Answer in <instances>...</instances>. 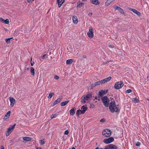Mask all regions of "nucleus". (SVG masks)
<instances>
[{
  "label": "nucleus",
  "instance_id": "nucleus-26",
  "mask_svg": "<svg viewBox=\"0 0 149 149\" xmlns=\"http://www.w3.org/2000/svg\"><path fill=\"white\" fill-rule=\"evenodd\" d=\"M85 112H84L82 110V109H81V110H80V109L78 110L77 111V113L78 115H80V114H83Z\"/></svg>",
  "mask_w": 149,
  "mask_h": 149
},
{
  "label": "nucleus",
  "instance_id": "nucleus-31",
  "mask_svg": "<svg viewBox=\"0 0 149 149\" xmlns=\"http://www.w3.org/2000/svg\"><path fill=\"white\" fill-rule=\"evenodd\" d=\"M40 144L41 145H43L45 143V141L43 139L41 140L40 141Z\"/></svg>",
  "mask_w": 149,
  "mask_h": 149
},
{
  "label": "nucleus",
  "instance_id": "nucleus-43",
  "mask_svg": "<svg viewBox=\"0 0 149 149\" xmlns=\"http://www.w3.org/2000/svg\"><path fill=\"white\" fill-rule=\"evenodd\" d=\"M92 15V13H89L88 14V15L90 17Z\"/></svg>",
  "mask_w": 149,
  "mask_h": 149
},
{
  "label": "nucleus",
  "instance_id": "nucleus-23",
  "mask_svg": "<svg viewBox=\"0 0 149 149\" xmlns=\"http://www.w3.org/2000/svg\"><path fill=\"white\" fill-rule=\"evenodd\" d=\"M31 73L32 75L34 76L35 75V70L33 67L31 68Z\"/></svg>",
  "mask_w": 149,
  "mask_h": 149
},
{
  "label": "nucleus",
  "instance_id": "nucleus-37",
  "mask_svg": "<svg viewBox=\"0 0 149 149\" xmlns=\"http://www.w3.org/2000/svg\"><path fill=\"white\" fill-rule=\"evenodd\" d=\"M132 92V91L131 89H128L126 91V93H129Z\"/></svg>",
  "mask_w": 149,
  "mask_h": 149
},
{
  "label": "nucleus",
  "instance_id": "nucleus-54",
  "mask_svg": "<svg viewBox=\"0 0 149 149\" xmlns=\"http://www.w3.org/2000/svg\"><path fill=\"white\" fill-rule=\"evenodd\" d=\"M95 149H99V148L98 147L96 148Z\"/></svg>",
  "mask_w": 149,
  "mask_h": 149
},
{
  "label": "nucleus",
  "instance_id": "nucleus-4",
  "mask_svg": "<svg viewBox=\"0 0 149 149\" xmlns=\"http://www.w3.org/2000/svg\"><path fill=\"white\" fill-rule=\"evenodd\" d=\"M111 131L108 129H105L102 132L103 135L106 137L110 136L111 135Z\"/></svg>",
  "mask_w": 149,
  "mask_h": 149
},
{
  "label": "nucleus",
  "instance_id": "nucleus-35",
  "mask_svg": "<svg viewBox=\"0 0 149 149\" xmlns=\"http://www.w3.org/2000/svg\"><path fill=\"white\" fill-rule=\"evenodd\" d=\"M113 8L114 9H115L116 10H119V8H120V7H118V6H114L113 7Z\"/></svg>",
  "mask_w": 149,
  "mask_h": 149
},
{
  "label": "nucleus",
  "instance_id": "nucleus-8",
  "mask_svg": "<svg viewBox=\"0 0 149 149\" xmlns=\"http://www.w3.org/2000/svg\"><path fill=\"white\" fill-rule=\"evenodd\" d=\"M114 141V139L112 137H110L107 139H104L103 142L106 144H109Z\"/></svg>",
  "mask_w": 149,
  "mask_h": 149
},
{
  "label": "nucleus",
  "instance_id": "nucleus-2",
  "mask_svg": "<svg viewBox=\"0 0 149 149\" xmlns=\"http://www.w3.org/2000/svg\"><path fill=\"white\" fill-rule=\"evenodd\" d=\"M92 95L91 93L84 95L81 98V102L83 104L88 102V100L91 99Z\"/></svg>",
  "mask_w": 149,
  "mask_h": 149
},
{
  "label": "nucleus",
  "instance_id": "nucleus-10",
  "mask_svg": "<svg viewBox=\"0 0 149 149\" xmlns=\"http://www.w3.org/2000/svg\"><path fill=\"white\" fill-rule=\"evenodd\" d=\"M9 100L10 102V106L11 107H13L15 102V99L13 97H10Z\"/></svg>",
  "mask_w": 149,
  "mask_h": 149
},
{
  "label": "nucleus",
  "instance_id": "nucleus-45",
  "mask_svg": "<svg viewBox=\"0 0 149 149\" xmlns=\"http://www.w3.org/2000/svg\"><path fill=\"white\" fill-rule=\"evenodd\" d=\"M34 64V63L33 61L31 62V66H33Z\"/></svg>",
  "mask_w": 149,
  "mask_h": 149
},
{
  "label": "nucleus",
  "instance_id": "nucleus-9",
  "mask_svg": "<svg viewBox=\"0 0 149 149\" xmlns=\"http://www.w3.org/2000/svg\"><path fill=\"white\" fill-rule=\"evenodd\" d=\"M111 79V77H109L106 78L101 80L102 84H104L109 81Z\"/></svg>",
  "mask_w": 149,
  "mask_h": 149
},
{
  "label": "nucleus",
  "instance_id": "nucleus-55",
  "mask_svg": "<svg viewBox=\"0 0 149 149\" xmlns=\"http://www.w3.org/2000/svg\"><path fill=\"white\" fill-rule=\"evenodd\" d=\"M72 149H75L74 148H72Z\"/></svg>",
  "mask_w": 149,
  "mask_h": 149
},
{
  "label": "nucleus",
  "instance_id": "nucleus-38",
  "mask_svg": "<svg viewBox=\"0 0 149 149\" xmlns=\"http://www.w3.org/2000/svg\"><path fill=\"white\" fill-rule=\"evenodd\" d=\"M136 146H138V147H139L140 146V145H141V143H140L139 142H137L136 143Z\"/></svg>",
  "mask_w": 149,
  "mask_h": 149
},
{
  "label": "nucleus",
  "instance_id": "nucleus-49",
  "mask_svg": "<svg viewBox=\"0 0 149 149\" xmlns=\"http://www.w3.org/2000/svg\"><path fill=\"white\" fill-rule=\"evenodd\" d=\"M1 149H4V147L3 146H1Z\"/></svg>",
  "mask_w": 149,
  "mask_h": 149
},
{
  "label": "nucleus",
  "instance_id": "nucleus-25",
  "mask_svg": "<svg viewBox=\"0 0 149 149\" xmlns=\"http://www.w3.org/2000/svg\"><path fill=\"white\" fill-rule=\"evenodd\" d=\"M69 101V100H67L65 102H62L61 104V106H63L67 104H68Z\"/></svg>",
  "mask_w": 149,
  "mask_h": 149
},
{
  "label": "nucleus",
  "instance_id": "nucleus-30",
  "mask_svg": "<svg viewBox=\"0 0 149 149\" xmlns=\"http://www.w3.org/2000/svg\"><path fill=\"white\" fill-rule=\"evenodd\" d=\"M73 62L72 59H68L66 61V64H71Z\"/></svg>",
  "mask_w": 149,
  "mask_h": 149
},
{
  "label": "nucleus",
  "instance_id": "nucleus-44",
  "mask_svg": "<svg viewBox=\"0 0 149 149\" xmlns=\"http://www.w3.org/2000/svg\"><path fill=\"white\" fill-rule=\"evenodd\" d=\"M46 56V54H44L42 57V59H44L45 58Z\"/></svg>",
  "mask_w": 149,
  "mask_h": 149
},
{
  "label": "nucleus",
  "instance_id": "nucleus-52",
  "mask_svg": "<svg viewBox=\"0 0 149 149\" xmlns=\"http://www.w3.org/2000/svg\"><path fill=\"white\" fill-rule=\"evenodd\" d=\"M83 58H86V56H83Z\"/></svg>",
  "mask_w": 149,
  "mask_h": 149
},
{
  "label": "nucleus",
  "instance_id": "nucleus-24",
  "mask_svg": "<svg viewBox=\"0 0 149 149\" xmlns=\"http://www.w3.org/2000/svg\"><path fill=\"white\" fill-rule=\"evenodd\" d=\"M10 112H11L10 111H8V112L6 113L4 118H6V119L8 118L9 116H10Z\"/></svg>",
  "mask_w": 149,
  "mask_h": 149
},
{
  "label": "nucleus",
  "instance_id": "nucleus-29",
  "mask_svg": "<svg viewBox=\"0 0 149 149\" xmlns=\"http://www.w3.org/2000/svg\"><path fill=\"white\" fill-rule=\"evenodd\" d=\"M133 101L135 103H138L139 102V100L136 98H134L132 99Z\"/></svg>",
  "mask_w": 149,
  "mask_h": 149
},
{
  "label": "nucleus",
  "instance_id": "nucleus-46",
  "mask_svg": "<svg viewBox=\"0 0 149 149\" xmlns=\"http://www.w3.org/2000/svg\"><path fill=\"white\" fill-rule=\"evenodd\" d=\"M128 9L131 11H132V12L133 11V10H134V9H133V8H129Z\"/></svg>",
  "mask_w": 149,
  "mask_h": 149
},
{
  "label": "nucleus",
  "instance_id": "nucleus-32",
  "mask_svg": "<svg viewBox=\"0 0 149 149\" xmlns=\"http://www.w3.org/2000/svg\"><path fill=\"white\" fill-rule=\"evenodd\" d=\"M54 93H50L48 96V98H51L53 96V95H54Z\"/></svg>",
  "mask_w": 149,
  "mask_h": 149
},
{
  "label": "nucleus",
  "instance_id": "nucleus-51",
  "mask_svg": "<svg viewBox=\"0 0 149 149\" xmlns=\"http://www.w3.org/2000/svg\"><path fill=\"white\" fill-rule=\"evenodd\" d=\"M37 149H42V148H41L38 147L37 148Z\"/></svg>",
  "mask_w": 149,
  "mask_h": 149
},
{
  "label": "nucleus",
  "instance_id": "nucleus-19",
  "mask_svg": "<svg viewBox=\"0 0 149 149\" xmlns=\"http://www.w3.org/2000/svg\"><path fill=\"white\" fill-rule=\"evenodd\" d=\"M72 20L74 23L76 24L78 23V19L75 16H73L72 17Z\"/></svg>",
  "mask_w": 149,
  "mask_h": 149
},
{
  "label": "nucleus",
  "instance_id": "nucleus-13",
  "mask_svg": "<svg viewBox=\"0 0 149 149\" xmlns=\"http://www.w3.org/2000/svg\"><path fill=\"white\" fill-rule=\"evenodd\" d=\"M0 21L3 23L7 24H8L9 23L8 19H6L5 20L1 17H0Z\"/></svg>",
  "mask_w": 149,
  "mask_h": 149
},
{
  "label": "nucleus",
  "instance_id": "nucleus-58",
  "mask_svg": "<svg viewBox=\"0 0 149 149\" xmlns=\"http://www.w3.org/2000/svg\"><path fill=\"white\" fill-rule=\"evenodd\" d=\"M148 56H149V54H148Z\"/></svg>",
  "mask_w": 149,
  "mask_h": 149
},
{
  "label": "nucleus",
  "instance_id": "nucleus-34",
  "mask_svg": "<svg viewBox=\"0 0 149 149\" xmlns=\"http://www.w3.org/2000/svg\"><path fill=\"white\" fill-rule=\"evenodd\" d=\"M56 116V115L55 114H52L51 116V118H55Z\"/></svg>",
  "mask_w": 149,
  "mask_h": 149
},
{
  "label": "nucleus",
  "instance_id": "nucleus-12",
  "mask_svg": "<svg viewBox=\"0 0 149 149\" xmlns=\"http://www.w3.org/2000/svg\"><path fill=\"white\" fill-rule=\"evenodd\" d=\"M107 92H108V91L107 90H102L101 91H100L99 92V95L100 96H102L103 95H104L106 94L107 93Z\"/></svg>",
  "mask_w": 149,
  "mask_h": 149
},
{
  "label": "nucleus",
  "instance_id": "nucleus-28",
  "mask_svg": "<svg viewBox=\"0 0 149 149\" xmlns=\"http://www.w3.org/2000/svg\"><path fill=\"white\" fill-rule=\"evenodd\" d=\"M133 12L134 13H135L137 15L140 16L141 15V13L138 11L136 10L135 9H134V10H133Z\"/></svg>",
  "mask_w": 149,
  "mask_h": 149
},
{
  "label": "nucleus",
  "instance_id": "nucleus-1",
  "mask_svg": "<svg viewBox=\"0 0 149 149\" xmlns=\"http://www.w3.org/2000/svg\"><path fill=\"white\" fill-rule=\"evenodd\" d=\"M109 107L110 111L112 113L117 112L119 111L118 106H116L115 102L114 101H111L110 103Z\"/></svg>",
  "mask_w": 149,
  "mask_h": 149
},
{
  "label": "nucleus",
  "instance_id": "nucleus-53",
  "mask_svg": "<svg viewBox=\"0 0 149 149\" xmlns=\"http://www.w3.org/2000/svg\"><path fill=\"white\" fill-rule=\"evenodd\" d=\"M32 58H31V62H32Z\"/></svg>",
  "mask_w": 149,
  "mask_h": 149
},
{
  "label": "nucleus",
  "instance_id": "nucleus-22",
  "mask_svg": "<svg viewBox=\"0 0 149 149\" xmlns=\"http://www.w3.org/2000/svg\"><path fill=\"white\" fill-rule=\"evenodd\" d=\"M87 109L88 108L86 105H83L81 107V109H82L84 112H85L87 110Z\"/></svg>",
  "mask_w": 149,
  "mask_h": 149
},
{
  "label": "nucleus",
  "instance_id": "nucleus-56",
  "mask_svg": "<svg viewBox=\"0 0 149 149\" xmlns=\"http://www.w3.org/2000/svg\"><path fill=\"white\" fill-rule=\"evenodd\" d=\"M54 149H58L56 148H54Z\"/></svg>",
  "mask_w": 149,
  "mask_h": 149
},
{
  "label": "nucleus",
  "instance_id": "nucleus-7",
  "mask_svg": "<svg viewBox=\"0 0 149 149\" xmlns=\"http://www.w3.org/2000/svg\"><path fill=\"white\" fill-rule=\"evenodd\" d=\"M88 36L90 38H92L94 36L93 31L92 27H90L89 28V31L87 33Z\"/></svg>",
  "mask_w": 149,
  "mask_h": 149
},
{
  "label": "nucleus",
  "instance_id": "nucleus-42",
  "mask_svg": "<svg viewBox=\"0 0 149 149\" xmlns=\"http://www.w3.org/2000/svg\"><path fill=\"white\" fill-rule=\"evenodd\" d=\"M109 47L111 48H113L114 47V46L112 45H109Z\"/></svg>",
  "mask_w": 149,
  "mask_h": 149
},
{
  "label": "nucleus",
  "instance_id": "nucleus-17",
  "mask_svg": "<svg viewBox=\"0 0 149 149\" xmlns=\"http://www.w3.org/2000/svg\"><path fill=\"white\" fill-rule=\"evenodd\" d=\"M102 83L101 81L95 82L94 83V84H92L93 87H95L97 86L100 85H102Z\"/></svg>",
  "mask_w": 149,
  "mask_h": 149
},
{
  "label": "nucleus",
  "instance_id": "nucleus-27",
  "mask_svg": "<svg viewBox=\"0 0 149 149\" xmlns=\"http://www.w3.org/2000/svg\"><path fill=\"white\" fill-rule=\"evenodd\" d=\"M83 4L84 3H82L81 2H78L77 3V7L78 8H80L81 7Z\"/></svg>",
  "mask_w": 149,
  "mask_h": 149
},
{
  "label": "nucleus",
  "instance_id": "nucleus-11",
  "mask_svg": "<svg viewBox=\"0 0 149 149\" xmlns=\"http://www.w3.org/2000/svg\"><path fill=\"white\" fill-rule=\"evenodd\" d=\"M65 1V0H56V3L58 4V7L59 8L61 6Z\"/></svg>",
  "mask_w": 149,
  "mask_h": 149
},
{
  "label": "nucleus",
  "instance_id": "nucleus-50",
  "mask_svg": "<svg viewBox=\"0 0 149 149\" xmlns=\"http://www.w3.org/2000/svg\"><path fill=\"white\" fill-rule=\"evenodd\" d=\"M27 1L28 2H31V0H27Z\"/></svg>",
  "mask_w": 149,
  "mask_h": 149
},
{
  "label": "nucleus",
  "instance_id": "nucleus-15",
  "mask_svg": "<svg viewBox=\"0 0 149 149\" xmlns=\"http://www.w3.org/2000/svg\"><path fill=\"white\" fill-rule=\"evenodd\" d=\"M90 1L93 4L98 5L100 4V2L98 0H90Z\"/></svg>",
  "mask_w": 149,
  "mask_h": 149
},
{
  "label": "nucleus",
  "instance_id": "nucleus-57",
  "mask_svg": "<svg viewBox=\"0 0 149 149\" xmlns=\"http://www.w3.org/2000/svg\"><path fill=\"white\" fill-rule=\"evenodd\" d=\"M29 69V68H27V69Z\"/></svg>",
  "mask_w": 149,
  "mask_h": 149
},
{
  "label": "nucleus",
  "instance_id": "nucleus-47",
  "mask_svg": "<svg viewBox=\"0 0 149 149\" xmlns=\"http://www.w3.org/2000/svg\"><path fill=\"white\" fill-rule=\"evenodd\" d=\"M109 63V61H106V62L104 63H103L104 64H107V63Z\"/></svg>",
  "mask_w": 149,
  "mask_h": 149
},
{
  "label": "nucleus",
  "instance_id": "nucleus-3",
  "mask_svg": "<svg viewBox=\"0 0 149 149\" xmlns=\"http://www.w3.org/2000/svg\"><path fill=\"white\" fill-rule=\"evenodd\" d=\"M15 125L16 124H15L13 125H11L7 129L6 134V136H8L14 130Z\"/></svg>",
  "mask_w": 149,
  "mask_h": 149
},
{
  "label": "nucleus",
  "instance_id": "nucleus-39",
  "mask_svg": "<svg viewBox=\"0 0 149 149\" xmlns=\"http://www.w3.org/2000/svg\"><path fill=\"white\" fill-rule=\"evenodd\" d=\"M105 120L104 118H103V119H101L100 121V122L102 123L104 122H105Z\"/></svg>",
  "mask_w": 149,
  "mask_h": 149
},
{
  "label": "nucleus",
  "instance_id": "nucleus-6",
  "mask_svg": "<svg viewBox=\"0 0 149 149\" xmlns=\"http://www.w3.org/2000/svg\"><path fill=\"white\" fill-rule=\"evenodd\" d=\"M124 85V84L122 81H119L116 82L114 86V88L119 89L121 88Z\"/></svg>",
  "mask_w": 149,
  "mask_h": 149
},
{
  "label": "nucleus",
  "instance_id": "nucleus-59",
  "mask_svg": "<svg viewBox=\"0 0 149 149\" xmlns=\"http://www.w3.org/2000/svg\"><path fill=\"white\" fill-rule=\"evenodd\" d=\"M34 0H33V1Z\"/></svg>",
  "mask_w": 149,
  "mask_h": 149
},
{
  "label": "nucleus",
  "instance_id": "nucleus-40",
  "mask_svg": "<svg viewBox=\"0 0 149 149\" xmlns=\"http://www.w3.org/2000/svg\"><path fill=\"white\" fill-rule=\"evenodd\" d=\"M69 133L68 131V130H66L64 133V134L66 135L68 134Z\"/></svg>",
  "mask_w": 149,
  "mask_h": 149
},
{
  "label": "nucleus",
  "instance_id": "nucleus-18",
  "mask_svg": "<svg viewBox=\"0 0 149 149\" xmlns=\"http://www.w3.org/2000/svg\"><path fill=\"white\" fill-rule=\"evenodd\" d=\"M61 101V99L58 98L53 103L52 106H54L55 105L57 104L58 103H59Z\"/></svg>",
  "mask_w": 149,
  "mask_h": 149
},
{
  "label": "nucleus",
  "instance_id": "nucleus-36",
  "mask_svg": "<svg viewBox=\"0 0 149 149\" xmlns=\"http://www.w3.org/2000/svg\"><path fill=\"white\" fill-rule=\"evenodd\" d=\"M11 38H12L6 39V42L7 43H9L10 42V40Z\"/></svg>",
  "mask_w": 149,
  "mask_h": 149
},
{
  "label": "nucleus",
  "instance_id": "nucleus-21",
  "mask_svg": "<svg viewBox=\"0 0 149 149\" xmlns=\"http://www.w3.org/2000/svg\"><path fill=\"white\" fill-rule=\"evenodd\" d=\"M114 1V0H107L105 2V5L107 6H108Z\"/></svg>",
  "mask_w": 149,
  "mask_h": 149
},
{
  "label": "nucleus",
  "instance_id": "nucleus-48",
  "mask_svg": "<svg viewBox=\"0 0 149 149\" xmlns=\"http://www.w3.org/2000/svg\"><path fill=\"white\" fill-rule=\"evenodd\" d=\"M109 149V146H108V145L107 146L105 147V148H104V149Z\"/></svg>",
  "mask_w": 149,
  "mask_h": 149
},
{
  "label": "nucleus",
  "instance_id": "nucleus-33",
  "mask_svg": "<svg viewBox=\"0 0 149 149\" xmlns=\"http://www.w3.org/2000/svg\"><path fill=\"white\" fill-rule=\"evenodd\" d=\"M119 11L122 14H124V12L123 11V10L120 8L119 9Z\"/></svg>",
  "mask_w": 149,
  "mask_h": 149
},
{
  "label": "nucleus",
  "instance_id": "nucleus-20",
  "mask_svg": "<svg viewBox=\"0 0 149 149\" xmlns=\"http://www.w3.org/2000/svg\"><path fill=\"white\" fill-rule=\"evenodd\" d=\"M23 139L26 141H31L32 139L29 137H24L23 138Z\"/></svg>",
  "mask_w": 149,
  "mask_h": 149
},
{
  "label": "nucleus",
  "instance_id": "nucleus-41",
  "mask_svg": "<svg viewBox=\"0 0 149 149\" xmlns=\"http://www.w3.org/2000/svg\"><path fill=\"white\" fill-rule=\"evenodd\" d=\"M59 78V77L57 75H56L54 77V79L56 80L58 79Z\"/></svg>",
  "mask_w": 149,
  "mask_h": 149
},
{
  "label": "nucleus",
  "instance_id": "nucleus-5",
  "mask_svg": "<svg viewBox=\"0 0 149 149\" xmlns=\"http://www.w3.org/2000/svg\"><path fill=\"white\" fill-rule=\"evenodd\" d=\"M101 100L102 101L104 106L108 107L109 105V100L107 96H105L102 98Z\"/></svg>",
  "mask_w": 149,
  "mask_h": 149
},
{
  "label": "nucleus",
  "instance_id": "nucleus-14",
  "mask_svg": "<svg viewBox=\"0 0 149 149\" xmlns=\"http://www.w3.org/2000/svg\"><path fill=\"white\" fill-rule=\"evenodd\" d=\"M76 110V109L75 107L72 108L70 111V114L71 115H73L74 114Z\"/></svg>",
  "mask_w": 149,
  "mask_h": 149
},
{
  "label": "nucleus",
  "instance_id": "nucleus-16",
  "mask_svg": "<svg viewBox=\"0 0 149 149\" xmlns=\"http://www.w3.org/2000/svg\"><path fill=\"white\" fill-rule=\"evenodd\" d=\"M109 149H118V148L115 145L112 144L108 145Z\"/></svg>",
  "mask_w": 149,
  "mask_h": 149
}]
</instances>
